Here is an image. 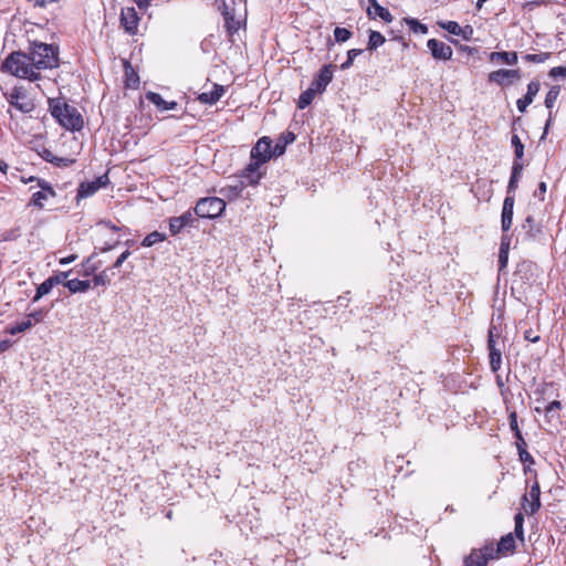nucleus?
I'll list each match as a JSON object with an SVG mask.
<instances>
[{"label":"nucleus","mask_w":566,"mask_h":566,"mask_svg":"<svg viewBox=\"0 0 566 566\" xmlns=\"http://www.w3.org/2000/svg\"><path fill=\"white\" fill-rule=\"evenodd\" d=\"M385 42H386V39L380 32L370 30L369 36H368V42H367V50H369V51L377 50Z\"/></svg>","instance_id":"bb28decb"},{"label":"nucleus","mask_w":566,"mask_h":566,"mask_svg":"<svg viewBox=\"0 0 566 566\" xmlns=\"http://www.w3.org/2000/svg\"><path fill=\"white\" fill-rule=\"evenodd\" d=\"M224 92H226L224 86L219 85V84H213L212 90L208 91V92H202L198 96V99L202 104L213 105L222 97Z\"/></svg>","instance_id":"6ab92c4d"},{"label":"nucleus","mask_w":566,"mask_h":566,"mask_svg":"<svg viewBox=\"0 0 566 566\" xmlns=\"http://www.w3.org/2000/svg\"><path fill=\"white\" fill-rule=\"evenodd\" d=\"M562 408V403L558 400H553L545 407V417L553 419L557 416L558 410Z\"/></svg>","instance_id":"a19ab883"},{"label":"nucleus","mask_w":566,"mask_h":566,"mask_svg":"<svg viewBox=\"0 0 566 566\" xmlns=\"http://www.w3.org/2000/svg\"><path fill=\"white\" fill-rule=\"evenodd\" d=\"M514 196H506L502 208V229L507 231L513 221V209H514Z\"/></svg>","instance_id":"a211bd4d"},{"label":"nucleus","mask_w":566,"mask_h":566,"mask_svg":"<svg viewBox=\"0 0 566 566\" xmlns=\"http://www.w3.org/2000/svg\"><path fill=\"white\" fill-rule=\"evenodd\" d=\"M333 80V65H324L317 76L313 80L310 87H312L315 92L322 93L326 90L327 85Z\"/></svg>","instance_id":"f8f14e48"},{"label":"nucleus","mask_w":566,"mask_h":566,"mask_svg":"<svg viewBox=\"0 0 566 566\" xmlns=\"http://www.w3.org/2000/svg\"><path fill=\"white\" fill-rule=\"evenodd\" d=\"M295 140V135L291 132L283 134L277 143L273 146L274 156L279 157L285 153L286 146Z\"/></svg>","instance_id":"5701e85b"},{"label":"nucleus","mask_w":566,"mask_h":566,"mask_svg":"<svg viewBox=\"0 0 566 566\" xmlns=\"http://www.w3.org/2000/svg\"><path fill=\"white\" fill-rule=\"evenodd\" d=\"M130 255V251L129 250H125L117 259L116 261L114 262L113 264V268L114 269H118L122 266V264L129 258Z\"/></svg>","instance_id":"6e6d98bb"},{"label":"nucleus","mask_w":566,"mask_h":566,"mask_svg":"<svg viewBox=\"0 0 566 566\" xmlns=\"http://www.w3.org/2000/svg\"><path fill=\"white\" fill-rule=\"evenodd\" d=\"M541 84L537 80H532L527 85V92L516 102V107L518 112L525 113L528 105H531L534 101V97L537 95L539 91Z\"/></svg>","instance_id":"4468645a"},{"label":"nucleus","mask_w":566,"mask_h":566,"mask_svg":"<svg viewBox=\"0 0 566 566\" xmlns=\"http://www.w3.org/2000/svg\"><path fill=\"white\" fill-rule=\"evenodd\" d=\"M245 189V181L239 179H234L231 182L223 186L220 190V193L228 198L229 200H233L239 198L243 190Z\"/></svg>","instance_id":"dca6fc26"},{"label":"nucleus","mask_w":566,"mask_h":566,"mask_svg":"<svg viewBox=\"0 0 566 566\" xmlns=\"http://www.w3.org/2000/svg\"><path fill=\"white\" fill-rule=\"evenodd\" d=\"M196 219L190 210L184 212L179 217L169 219V230L172 235L178 234L186 227H193Z\"/></svg>","instance_id":"ddd939ff"},{"label":"nucleus","mask_w":566,"mask_h":566,"mask_svg":"<svg viewBox=\"0 0 566 566\" xmlns=\"http://www.w3.org/2000/svg\"><path fill=\"white\" fill-rule=\"evenodd\" d=\"M274 156L272 140L269 137H262L251 149V160L260 165L265 164Z\"/></svg>","instance_id":"0eeeda50"},{"label":"nucleus","mask_w":566,"mask_h":566,"mask_svg":"<svg viewBox=\"0 0 566 566\" xmlns=\"http://www.w3.org/2000/svg\"><path fill=\"white\" fill-rule=\"evenodd\" d=\"M49 107L51 115L65 129L78 132L84 126L81 113L61 98H50Z\"/></svg>","instance_id":"f257e3e1"},{"label":"nucleus","mask_w":566,"mask_h":566,"mask_svg":"<svg viewBox=\"0 0 566 566\" xmlns=\"http://www.w3.org/2000/svg\"><path fill=\"white\" fill-rule=\"evenodd\" d=\"M316 94H317V92H315L312 87H308L306 91H304L300 95L298 101H297L298 108L304 109L308 105H311V103L313 102Z\"/></svg>","instance_id":"2f4dec72"},{"label":"nucleus","mask_w":566,"mask_h":566,"mask_svg":"<svg viewBox=\"0 0 566 566\" xmlns=\"http://www.w3.org/2000/svg\"><path fill=\"white\" fill-rule=\"evenodd\" d=\"M473 29L471 25L461 27L460 25V33L458 36H461L463 40L469 41L472 38Z\"/></svg>","instance_id":"603ef678"},{"label":"nucleus","mask_w":566,"mask_h":566,"mask_svg":"<svg viewBox=\"0 0 566 566\" xmlns=\"http://www.w3.org/2000/svg\"><path fill=\"white\" fill-rule=\"evenodd\" d=\"M509 422H510V428L511 430L514 432V436L517 433V432H521L520 428H518V423H517V415L515 411H512L509 416Z\"/></svg>","instance_id":"09e8293b"},{"label":"nucleus","mask_w":566,"mask_h":566,"mask_svg":"<svg viewBox=\"0 0 566 566\" xmlns=\"http://www.w3.org/2000/svg\"><path fill=\"white\" fill-rule=\"evenodd\" d=\"M363 53V50L361 49H350L348 52H347V60L340 64V69L344 71V70H348L353 63H354V60L360 55Z\"/></svg>","instance_id":"58836bf2"},{"label":"nucleus","mask_w":566,"mask_h":566,"mask_svg":"<svg viewBox=\"0 0 566 566\" xmlns=\"http://www.w3.org/2000/svg\"><path fill=\"white\" fill-rule=\"evenodd\" d=\"M352 35H353L352 31H349L346 28L337 27L334 30V38H335V41L338 43L348 41L352 38Z\"/></svg>","instance_id":"4c0bfd02"},{"label":"nucleus","mask_w":566,"mask_h":566,"mask_svg":"<svg viewBox=\"0 0 566 566\" xmlns=\"http://www.w3.org/2000/svg\"><path fill=\"white\" fill-rule=\"evenodd\" d=\"M478 552L481 553L482 556L485 558L486 564L489 563V560L495 558L496 555L499 554L492 545H485L484 547L478 549Z\"/></svg>","instance_id":"c03bdc74"},{"label":"nucleus","mask_w":566,"mask_h":566,"mask_svg":"<svg viewBox=\"0 0 566 566\" xmlns=\"http://www.w3.org/2000/svg\"><path fill=\"white\" fill-rule=\"evenodd\" d=\"M94 255L90 256L86 262L83 264L84 268H85V275H91L92 273H94L98 268L96 265H92L91 264V260L93 259Z\"/></svg>","instance_id":"052dcab7"},{"label":"nucleus","mask_w":566,"mask_h":566,"mask_svg":"<svg viewBox=\"0 0 566 566\" xmlns=\"http://www.w3.org/2000/svg\"><path fill=\"white\" fill-rule=\"evenodd\" d=\"M523 164L521 161L514 160L512 166V174L507 185V196H513L515 190L517 189L518 180L522 176Z\"/></svg>","instance_id":"412c9836"},{"label":"nucleus","mask_w":566,"mask_h":566,"mask_svg":"<svg viewBox=\"0 0 566 566\" xmlns=\"http://www.w3.org/2000/svg\"><path fill=\"white\" fill-rule=\"evenodd\" d=\"M549 76H552L554 78H558V77L566 78V65L552 67L549 71Z\"/></svg>","instance_id":"de8ad7c7"},{"label":"nucleus","mask_w":566,"mask_h":566,"mask_svg":"<svg viewBox=\"0 0 566 566\" xmlns=\"http://www.w3.org/2000/svg\"><path fill=\"white\" fill-rule=\"evenodd\" d=\"M146 98L150 103H153L159 111H170L177 107V102L171 101L167 102L163 98V96L155 92H147Z\"/></svg>","instance_id":"aec40b11"},{"label":"nucleus","mask_w":566,"mask_h":566,"mask_svg":"<svg viewBox=\"0 0 566 566\" xmlns=\"http://www.w3.org/2000/svg\"><path fill=\"white\" fill-rule=\"evenodd\" d=\"M405 23L409 27L410 31L417 34H426L428 33V27L417 19L413 18H405Z\"/></svg>","instance_id":"473e14b6"},{"label":"nucleus","mask_w":566,"mask_h":566,"mask_svg":"<svg viewBox=\"0 0 566 566\" xmlns=\"http://www.w3.org/2000/svg\"><path fill=\"white\" fill-rule=\"evenodd\" d=\"M522 506L526 514L533 515L534 513H536L539 510L541 500H537V499H535V501L528 500V495L525 494L523 496Z\"/></svg>","instance_id":"72a5a7b5"},{"label":"nucleus","mask_w":566,"mask_h":566,"mask_svg":"<svg viewBox=\"0 0 566 566\" xmlns=\"http://www.w3.org/2000/svg\"><path fill=\"white\" fill-rule=\"evenodd\" d=\"M507 261H509V253L505 249H500V253H499V265H500V271L504 270L507 265Z\"/></svg>","instance_id":"8fccbe9b"},{"label":"nucleus","mask_w":566,"mask_h":566,"mask_svg":"<svg viewBox=\"0 0 566 566\" xmlns=\"http://www.w3.org/2000/svg\"><path fill=\"white\" fill-rule=\"evenodd\" d=\"M518 458H520V461L523 462L524 464H533L534 463V459L527 450L518 451Z\"/></svg>","instance_id":"864d4df0"},{"label":"nucleus","mask_w":566,"mask_h":566,"mask_svg":"<svg viewBox=\"0 0 566 566\" xmlns=\"http://www.w3.org/2000/svg\"><path fill=\"white\" fill-rule=\"evenodd\" d=\"M512 146L514 147L515 160L521 161L524 156V145L522 144L520 137L514 134L511 139Z\"/></svg>","instance_id":"c9c22d12"},{"label":"nucleus","mask_w":566,"mask_h":566,"mask_svg":"<svg viewBox=\"0 0 566 566\" xmlns=\"http://www.w3.org/2000/svg\"><path fill=\"white\" fill-rule=\"evenodd\" d=\"M139 17L133 7L123 8L120 12V24L124 30L134 35L137 33Z\"/></svg>","instance_id":"9d476101"},{"label":"nucleus","mask_w":566,"mask_h":566,"mask_svg":"<svg viewBox=\"0 0 566 566\" xmlns=\"http://www.w3.org/2000/svg\"><path fill=\"white\" fill-rule=\"evenodd\" d=\"M226 209V202L218 197L201 198L196 207L195 213L199 218L214 219L219 217Z\"/></svg>","instance_id":"39448f33"},{"label":"nucleus","mask_w":566,"mask_h":566,"mask_svg":"<svg viewBox=\"0 0 566 566\" xmlns=\"http://www.w3.org/2000/svg\"><path fill=\"white\" fill-rule=\"evenodd\" d=\"M71 271L60 272L56 275L50 276L49 279L53 281V287L57 284L65 283V279L70 275Z\"/></svg>","instance_id":"3c124183"},{"label":"nucleus","mask_w":566,"mask_h":566,"mask_svg":"<svg viewBox=\"0 0 566 566\" xmlns=\"http://www.w3.org/2000/svg\"><path fill=\"white\" fill-rule=\"evenodd\" d=\"M543 3H544L543 0H533V1L525 3L524 8L532 10L533 8L539 7Z\"/></svg>","instance_id":"69168bd1"},{"label":"nucleus","mask_w":566,"mask_h":566,"mask_svg":"<svg viewBox=\"0 0 566 566\" xmlns=\"http://www.w3.org/2000/svg\"><path fill=\"white\" fill-rule=\"evenodd\" d=\"M29 55L36 71L53 69L59 64L57 51L51 44L34 42Z\"/></svg>","instance_id":"7ed1b4c3"},{"label":"nucleus","mask_w":566,"mask_h":566,"mask_svg":"<svg viewBox=\"0 0 566 566\" xmlns=\"http://www.w3.org/2000/svg\"><path fill=\"white\" fill-rule=\"evenodd\" d=\"M43 158L48 163L54 164L57 167H67L73 163L72 159L57 157V156L53 155L52 151L46 150V149L43 153Z\"/></svg>","instance_id":"cd10ccee"},{"label":"nucleus","mask_w":566,"mask_h":566,"mask_svg":"<svg viewBox=\"0 0 566 566\" xmlns=\"http://www.w3.org/2000/svg\"><path fill=\"white\" fill-rule=\"evenodd\" d=\"M527 495L533 501H535V499L539 500L541 490L537 481H535L534 484L531 486L530 493Z\"/></svg>","instance_id":"4d7b16f0"},{"label":"nucleus","mask_w":566,"mask_h":566,"mask_svg":"<svg viewBox=\"0 0 566 566\" xmlns=\"http://www.w3.org/2000/svg\"><path fill=\"white\" fill-rule=\"evenodd\" d=\"M45 314L46 312L44 310H36L34 312L29 313L27 319H31L34 325L35 323L42 322Z\"/></svg>","instance_id":"49530a36"},{"label":"nucleus","mask_w":566,"mask_h":566,"mask_svg":"<svg viewBox=\"0 0 566 566\" xmlns=\"http://www.w3.org/2000/svg\"><path fill=\"white\" fill-rule=\"evenodd\" d=\"M514 533L517 538H520L522 542L524 541V528L523 526H514Z\"/></svg>","instance_id":"774afa93"},{"label":"nucleus","mask_w":566,"mask_h":566,"mask_svg":"<svg viewBox=\"0 0 566 566\" xmlns=\"http://www.w3.org/2000/svg\"><path fill=\"white\" fill-rule=\"evenodd\" d=\"M524 338L531 343H537L539 340V336L531 328L524 332Z\"/></svg>","instance_id":"13d9d810"},{"label":"nucleus","mask_w":566,"mask_h":566,"mask_svg":"<svg viewBox=\"0 0 566 566\" xmlns=\"http://www.w3.org/2000/svg\"><path fill=\"white\" fill-rule=\"evenodd\" d=\"M9 104L21 113H31L35 105L25 91L14 87L7 96Z\"/></svg>","instance_id":"423d86ee"},{"label":"nucleus","mask_w":566,"mask_h":566,"mask_svg":"<svg viewBox=\"0 0 566 566\" xmlns=\"http://www.w3.org/2000/svg\"><path fill=\"white\" fill-rule=\"evenodd\" d=\"M53 289V281L49 277L36 287V293L32 298L33 303L40 301L44 295L49 294Z\"/></svg>","instance_id":"c756f323"},{"label":"nucleus","mask_w":566,"mask_h":566,"mask_svg":"<svg viewBox=\"0 0 566 566\" xmlns=\"http://www.w3.org/2000/svg\"><path fill=\"white\" fill-rule=\"evenodd\" d=\"M520 78V70L500 69L489 74V81L491 83H496L500 86H507L512 84L514 81H518Z\"/></svg>","instance_id":"1a4fd4ad"},{"label":"nucleus","mask_w":566,"mask_h":566,"mask_svg":"<svg viewBox=\"0 0 566 566\" xmlns=\"http://www.w3.org/2000/svg\"><path fill=\"white\" fill-rule=\"evenodd\" d=\"M367 15L370 19H376L377 17L384 20L385 22L392 21V14L388 9L381 7L377 0H368Z\"/></svg>","instance_id":"f3484780"},{"label":"nucleus","mask_w":566,"mask_h":566,"mask_svg":"<svg viewBox=\"0 0 566 566\" xmlns=\"http://www.w3.org/2000/svg\"><path fill=\"white\" fill-rule=\"evenodd\" d=\"M33 180L36 181V185L40 188V190L49 191V193L51 195L52 198L56 197V191L54 190V188L52 187V185L49 181H46L45 179L35 178V177H31L29 179V181H33Z\"/></svg>","instance_id":"ea45409f"},{"label":"nucleus","mask_w":566,"mask_h":566,"mask_svg":"<svg viewBox=\"0 0 566 566\" xmlns=\"http://www.w3.org/2000/svg\"><path fill=\"white\" fill-rule=\"evenodd\" d=\"M76 259H77L76 254H71V255H69L66 258L60 259V264L66 265V264H70L72 262H74Z\"/></svg>","instance_id":"e2e57ef3"},{"label":"nucleus","mask_w":566,"mask_h":566,"mask_svg":"<svg viewBox=\"0 0 566 566\" xmlns=\"http://www.w3.org/2000/svg\"><path fill=\"white\" fill-rule=\"evenodd\" d=\"M49 198H52L49 191L39 190L35 191L29 202V206H34L39 209H43L44 203L43 201L48 200Z\"/></svg>","instance_id":"7c9ffc66"},{"label":"nucleus","mask_w":566,"mask_h":566,"mask_svg":"<svg viewBox=\"0 0 566 566\" xmlns=\"http://www.w3.org/2000/svg\"><path fill=\"white\" fill-rule=\"evenodd\" d=\"M514 549H515V539L511 533L501 537L500 542L497 543V547H496V552L499 554L513 553Z\"/></svg>","instance_id":"b1692460"},{"label":"nucleus","mask_w":566,"mask_h":566,"mask_svg":"<svg viewBox=\"0 0 566 566\" xmlns=\"http://www.w3.org/2000/svg\"><path fill=\"white\" fill-rule=\"evenodd\" d=\"M262 165L251 161L242 171L240 175V180L245 181L247 186H255L259 184L260 179L262 178V174L260 172V167Z\"/></svg>","instance_id":"2eb2a0df"},{"label":"nucleus","mask_w":566,"mask_h":566,"mask_svg":"<svg viewBox=\"0 0 566 566\" xmlns=\"http://www.w3.org/2000/svg\"><path fill=\"white\" fill-rule=\"evenodd\" d=\"M505 348V342L501 336V329L493 323L488 332V350L490 358V368L493 373L501 369L502 354Z\"/></svg>","instance_id":"20e7f679"},{"label":"nucleus","mask_w":566,"mask_h":566,"mask_svg":"<svg viewBox=\"0 0 566 566\" xmlns=\"http://www.w3.org/2000/svg\"><path fill=\"white\" fill-rule=\"evenodd\" d=\"M12 343L9 339H4L0 342V353L8 350L11 347Z\"/></svg>","instance_id":"338daca9"},{"label":"nucleus","mask_w":566,"mask_h":566,"mask_svg":"<svg viewBox=\"0 0 566 566\" xmlns=\"http://www.w3.org/2000/svg\"><path fill=\"white\" fill-rule=\"evenodd\" d=\"M427 46L436 60L448 61L452 57V48L440 40L430 39L427 42Z\"/></svg>","instance_id":"9b49d317"},{"label":"nucleus","mask_w":566,"mask_h":566,"mask_svg":"<svg viewBox=\"0 0 566 566\" xmlns=\"http://www.w3.org/2000/svg\"><path fill=\"white\" fill-rule=\"evenodd\" d=\"M463 564L464 566H488L485 558L478 549H472V552L465 556Z\"/></svg>","instance_id":"a878e982"},{"label":"nucleus","mask_w":566,"mask_h":566,"mask_svg":"<svg viewBox=\"0 0 566 566\" xmlns=\"http://www.w3.org/2000/svg\"><path fill=\"white\" fill-rule=\"evenodd\" d=\"M0 70L3 73L30 81H36L40 77L30 55L20 51L10 53L1 63Z\"/></svg>","instance_id":"f03ea898"},{"label":"nucleus","mask_w":566,"mask_h":566,"mask_svg":"<svg viewBox=\"0 0 566 566\" xmlns=\"http://www.w3.org/2000/svg\"><path fill=\"white\" fill-rule=\"evenodd\" d=\"M109 182L106 174L97 177L92 181L81 182L77 188L76 200L85 199L95 195L101 188H104Z\"/></svg>","instance_id":"6e6552de"},{"label":"nucleus","mask_w":566,"mask_h":566,"mask_svg":"<svg viewBox=\"0 0 566 566\" xmlns=\"http://www.w3.org/2000/svg\"><path fill=\"white\" fill-rule=\"evenodd\" d=\"M93 283L95 286H98V285H103V286H106V285H109L111 283V277L107 273V270H104L102 272H99L98 274H95L94 277H93Z\"/></svg>","instance_id":"37998d69"},{"label":"nucleus","mask_w":566,"mask_h":566,"mask_svg":"<svg viewBox=\"0 0 566 566\" xmlns=\"http://www.w3.org/2000/svg\"><path fill=\"white\" fill-rule=\"evenodd\" d=\"M551 57L549 52H542L538 54H526L524 60L530 63H544Z\"/></svg>","instance_id":"79ce46f5"},{"label":"nucleus","mask_w":566,"mask_h":566,"mask_svg":"<svg viewBox=\"0 0 566 566\" xmlns=\"http://www.w3.org/2000/svg\"><path fill=\"white\" fill-rule=\"evenodd\" d=\"M547 190V185L544 181H541L538 184L537 189L534 191V197L538 198L541 201L544 200V195Z\"/></svg>","instance_id":"5fc2aeb1"},{"label":"nucleus","mask_w":566,"mask_h":566,"mask_svg":"<svg viewBox=\"0 0 566 566\" xmlns=\"http://www.w3.org/2000/svg\"><path fill=\"white\" fill-rule=\"evenodd\" d=\"M517 53L516 52H492L490 55L491 61H500L507 65H515L517 63Z\"/></svg>","instance_id":"4be33fe9"},{"label":"nucleus","mask_w":566,"mask_h":566,"mask_svg":"<svg viewBox=\"0 0 566 566\" xmlns=\"http://www.w3.org/2000/svg\"><path fill=\"white\" fill-rule=\"evenodd\" d=\"M515 438H516L515 444H516L517 451L526 450V442L524 440L522 432H517L515 434Z\"/></svg>","instance_id":"bf43d9fd"},{"label":"nucleus","mask_w":566,"mask_h":566,"mask_svg":"<svg viewBox=\"0 0 566 566\" xmlns=\"http://www.w3.org/2000/svg\"><path fill=\"white\" fill-rule=\"evenodd\" d=\"M559 92H560V87L559 86H553L548 93L546 94V97H545V106L547 108H553L555 103H556V99L559 95Z\"/></svg>","instance_id":"e433bc0d"},{"label":"nucleus","mask_w":566,"mask_h":566,"mask_svg":"<svg viewBox=\"0 0 566 566\" xmlns=\"http://www.w3.org/2000/svg\"><path fill=\"white\" fill-rule=\"evenodd\" d=\"M139 9H147L153 0H133Z\"/></svg>","instance_id":"0e129e2a"},{"label":"nucleus","mask_w":566,"mask_h":566,"mask_svg":"<svg viewBox=\"0 0 566 566\" xmlns=\"http://www.w3.org/2000/svg\"><path fill=\"white\" fill-rule=\"evenodd\" d=\"M33 326V322L31 319H24L20 323L9 325L6 328V332L10 335H17L20 333H24L25 331L30 329Z\"/></svg>","instance_id":"c85d7f7f"},{"label":"nucleus","mask_w":566,"mask_h":566,"mask_svg":"<svg viewBox=\"0 0 566 566\" xmlns=\"http://www.w3.org/2000/svg\"><path fill=\"white\" fill-rule=\"evenodd\" d=\"M439 25L453 35H458L460 33V24L455 21L440 22Z\"/></svg>","instance_id":"a18cd8bd"},{"label":"nucleus","mask_w":566,"mask_h":566,"mask_svg":"<svg viewBox=\"0 0 566 566\" xmlns=\"http://www.w3.org/2000/svg\"><path fill=\"white\" fill-rule=\"evenodd\" d=\"M165 239H166V235L164 233L154 231L144 238V240L142 241V245L149 248L156 243L163 242Z\"/></svg>","instance_id":"f704fd0d"},{"label":"nucleus","mask_w":566,"mask_h":566,"mask_svg":"<svg viewBox=\"0 0 566 566\" xmlns=\"http://www.w3.org/2000/svg\"><path fill=\"white\" fill-rule=\"evenodd\" d=\"M64 286L71 293H82V292H86L91 287V281L72 279V280L65 281Z\"/></svg>","instance_id":"393cba45"},{"label":"nucleus","mask_w":566,"mask_h":566,"mask_svg":"<svg viewBox=\"0 0 566 566\" xmlns=\"http://www.w3.org/2000/svg\"><path fill=\"white\" fill-rule=\"evenodd\" d=\"M126 74H127V85L128 86H133L138 83V77L133 70H132V74H129L128 72H126Z\"/></svg>","instance_id":"680f3d73"}]
</instances>
